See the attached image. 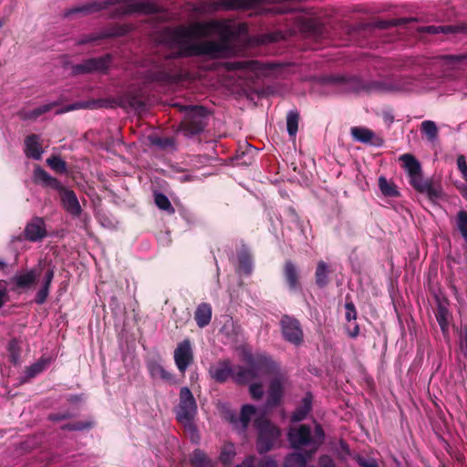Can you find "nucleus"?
Here are the masks:
<instances>
[{"instance_id": "obj_58", "label": "nucleus", "mask_w": 467, "mask_h": 467, "mask_svg": "<svg viewBox=\"0 0 467 467\" xmlns=\"http://www.w3.org/2000/svg\"><path fill=\"white\" fill-rule=\"evenodd\" d=\"M255 462V456L254 455H248L244 458V460L235 465L234 467H254Z\"/></svg>"}, {"instance_id": "obj_53", "label": "nucleus", "mask_w": 467, "mask_h": 467, "mask_svg": "<svg viewBox=\"0 0 467 467\" xmlns=\"http://www.w3.org/2000/svg\"><path fill=\"white\" fill-rule=\"evenodd\" d=\"M346 319L348 321L356 320L357 319V310L353 302H346Z\"/></svg>"}, {"instance_id": "obj_30", "label": "nucleus", "mask_w": 467, "mask_h": 467, "mask_svg": "<svg viewBox=\"0 0 467 467\" xmlns=\"http://www.w3.org/2000/svg\"><path fill=\"white\" fill-rule=\"evenodd\" d=\"M312 451L302 453L295 452L286 456L285 460V467H306L307 459L311 457Z\"/></svg>"}, {"instance_id": "obj_48", "label": "nucleus", "mask_w": 467, "mask_h": 467, "mask_svg": "<svg viewBox=\"0 0 467 467\" xmlns=\"http://www.w3.org/2000/svg\"><path fill=\"white\" fill-rule=\"evenodd\" d=\"M127 100L129 105L136 110L144 109L146 106L143 99L138 94H129L127 96Z\"/></svg>"}, {"instance_id": "obj_14", "label": "nucleus", "mask_w": 467, "mask_h": 467, "mask_svg": "<svg viewBox=\"0 0 467 467\" xmlns=\"http://www.w3.org/2000/svg\"><path fill=\"white\" fill-rule=\"evenodd\" d=\"M57 192L63 208L73 217H79L82 213V208L75 192L64 185H61V189H58Z\"/></svg>"}, {"instance_id": "obj_44", "label": "nucleus", "mask_w": 467, "mask_h": 467, "mask_svg": "<svg viewBox=\"0 0 467 467\" xmlns=\"http://www.w3.org/2000/svg\"><path fill=\"white\" fill-rule=\"evenodd\" d=\"M448 309L444 306L439 305L435 312V317L443 332L448 328Z\"/></svg>"}, {"instance_id": "obj_9", "label": "nucleus", "mask_w": 467, "mask_h": 467, "mask_svg": "<svg viewBox=\"0 0 467 467\" xmlns=\"http://www.w3.org/2000/svg\"><path fill=\"white\" fill-rule=\"evenodd\" d=\"M323 82L335 86L341 92H366V80L358 77H345L340 75L327 76Z\"/></svg>"}, {"instance_id": "obj_51", "label": "nucleus", "mask_w": 467, "mask_h": 467, "mask_svg": "<svg viewBox=\"0 0 467 467\" xmlns=\"http://www.w3.org/2000/svg\"><path fill=\"white\" fill-rule=\"evenodd\" d=\"M249 392L254 400H261L264 396L263 384L261 382L252 383L249 387Z\"/></svg>"}, {"instance_id": "obj_25", "label": "nucleus", "mask_w": 467, "mask_h": 467, "mask_svg": "<svg viewBox=\"0 0 467 467\" xmlns=\"http://www.w3.org/2000/svg\"><path fill=\"white\" fill-rule=\"evenodd\" d=\"M25 153L28 158L37 161L41 159L43 150L38 135L31 134L25 139Z\"/></svg>"}, {"instance_id": "obj_20", "label": "nucleus", "mask_w": 467, "mask_h": 467, "mask_svg": "<svg viewBox=\"0 0 467 467\" xmlns=\"http://www.w3.org/2000/svg\"><path fill=\"white\" fill-rule=\"evenodd\" d=\"M283 276L290 291L301 289L300 274L292 260H285L283 265Z\"/></svg>"}, {"instance_id": "obj_4", "label": "nucleus", "mask_w": 467, "mask_h": 467, "mask_svg": "<svg viewBox=\"0 0 467 467\" xmlns=\"http://www.w3.org/2000/svg\"><path fill=\"white\" fill-rule=\"evenodd\" d=\"M174 108L182 113H184L183 119L181 121L180 130L186 137L199 135L204 131L208 125L210 112L201 105H182L175 103Z\"/></svg>"}, {"instance_id": "obj_37", "label": "nucleus", "mask_w": 467, "mask_h": 467, "mask_svg": "<svg viewBox=\"0 0 467 467\" xmlns=\"http://www.w3.org/2000/svg\"><path fill=\"white\" fill-rule=\"evenodd\" d=\"M420 130L430 141H433L438 138L439 130L436 123L432 120H424L420 124Z\"/></svg>"}, {"instance_id": "obj_45", "label": "nucleus", "mask_w": 467, "mask_h": 467, "mask_svg": "<svg viewBox=\"0 0 467 467\" xmlns=\"http://www.w3.org/2000/svg\"><path fill=\"white\" fill-rule=\"evenodd\" d=\"M255 64H256V61H254V60L234 61V62H228L226 64V68L228 70H240V69L254 70Z\"/></svg>"}, {"instance_id": "obj_39", "label": "nucleus", "mask_w": 467, "mask_h": 467, "mask_svg": "<svg viewBox=\"0 0 467 467\" xmlns=\"http://www.w3.org/2000/svg\"><path fill=\"white\" fill-rule=\"evenodd\" d=\"M456 227L467 244V211L460 210L456 215Z\"/></svg>"}, {"instance_id": "obj_1", "label": "nucleus", "mask_w": 467, "mask_h": 467, "mask_svg": "<svg viewBox=\"0 0 467 467\" xmlns=\"http://www.w3.org/2000/svg\"><path fill=\"white\" fill-rule=\"evenodd\" d=\"M246 30L244 23L232 24L229 20L218 19L164 26L158 32L156 40L165 53L152 59L151 66L144 73V79L147 83L162 86L178 83L182 76L175 60L222 57L230 49L231 42Z\"/></svg>"}, {"instance_id": "obj_26", "label": "nucleus", "mask_w": 467, "mask_h": 467, "mask_svg": "<svg viewBox=\"0 0 467 467\" xmlns=\"http://www.w3.org/2000/svg\"><path fill=\"white\" fill-rule=\"evenodd\" d=\"M330 266L323 260L317 264L315 272V282L319 288H325L329 283Z\"/></svg>"}, {"instance_id": "obj_49", "label": "nucleus", "mask_w": 467, "mask_h": 467, "mask_svg": "<svg viewBox=\"0 0 467 467\" xmlns=\"http://www.w3.org/2000/svg\"><path fill=\"white\" fill-rule=\"evenodd\" d=\"M151 143L161 149L173 148L175 145L174 140L171 137H156L151 140Z\"/></svg>"}, {"instance_id": "obj_60", "label": "nucleus", "mask_w": 467, "mask_h": 467, "mask_svg": "<svg viewBox=\"0 0 467 467\" xmlns=\"http://www.w3.org/2000/svg\"><path fill=\"white\" fill-rule=\"evenodd\" d=\"M257 467H277V463L274 459L268 457L260 460Z\"/></svg>"}, {"instance_id": "obj_52", "label": "nucleus", "mask_w": 467, "mask_h": 467, "mask_svg": "<svg viewBox=\"0 0 467 467\" xmlns=\"http://www.w3.org/2000/svg\"><path fill=\"white\" fill-rule=\"evenodd\" d=\"M73 423L75 431H88L93 429L96 425V422L92 419L75 421Z\"/></svg>"}, {"instance_id": "obj_40", "label": "nucleus", "mask_w": 467, "mask_h": 467, "mask_svg": "<svg viewBox=\"0 0 467 467\" xmlns=\"http://www.w3.org/2000/svg\"><path fill=\"white\" fill-rule=\"evenodd\" d=\"M7 350L9 353V360L15 365L17 364L21 355V347L19 341L16 338H12L8 342Z\"/></svg>"}, {"instance_id": "obj_54", "label": "nucleus", "mask_w": 467, "mask_h": 467, "mask_svg": "<svg viewBox=\"0 0 467 467\" xmlns=\"http://www.w3.org/2000/svg\"><path fill=\"white\" fill-rule=\"evenodd\" d=\"M74 415L70 413L69 411H64V412H57V413H51L48 415L47 419L51 421H61L67 419L73 418Z\"/></svg>"}, {"instance_id": "obj_13", "label": "nucleus", "mask_w": 467, "mask_h": 467, "mask_svg": "<svg viewBox=\"0 0 467 467\" xmlns=\"http://www.w3.org/2000/svg\"><path fill=\"white\" fill-rule=\"evenodd\" d=\"M287 441L294 449L311 445L313 441L311 427L308 424H301L298 427L290 428L287 432Z\"/></svg>"}, {"instance_id": "obj_36", "label": "nucleus", "mask_w": 467, "mask_h": 467, "mask_svg": "<svg viewBox=\"0 0 467 467\" xmlns=\"http://www.w3.org/2000/svg\"><path fill=\"white\" fill-rule=\"evenodd\" d=\"M299 118H300V115H299V112L296 109L290 110L287 113V116H286V129H287V132H288L290 137H295L296 132H297V130H298Z\"/></svg>"}, {"instance_id": "obj_10", "label": "nucleus", "mask_w": 467, "mask_h": 467, "mask_svg": "<svg viewBox=\"0 0 467 467\" xmlns=\"http://www.w3.org/2000/svg\"><path fill=\"white\" fill-rule=\"evenodd\" d=\"M410 184L420 193L427 195L428 199L436 202L442 196V190L439 184H435L431 179H424L422 171L409 178Z\"/></svg>"}, {"instance_id": "obj_19", "label": "nucleus", "mask_w": 467, "mask_h": 467, "mask_svg": "<svg viewBox=\"0 0 467 467\" xmlns=\"http://www.w3.org/2000/svg\"><path fill=\"white\" fill-rule=\"evenodd\" d=\"M116 0L94 1L79 6H75L65 11L64 16L69 17L73 15L86 16L100 10L108 8L109 5H115Z\"/></svg>"}, {"instance_id": "obj_16", "label": "nucleus", "mask_w": 467, "mask_h": 467, "mask_svg": "<svg viewBox=\"0 0 467 467\" xmlns=\"http://www.w3.org/2000/svg\"><path fill=\"white\" fill-rule=\"evenodd\" d=\"M163 12V9L152 1H141L127 5L122 7L119 14V15H131L134 13L143 15H157Z\"/></svg>"}, {"instance_id": "obj_47", "label": "nucleus", "mask_w": 467, "mask_h": 467, "mask_svg": "<svg viewBox=\"0 0 467 467\" xmlns=\"http://www.w3.org/2000/svg\"><path fill=\"white\" fill-rule=\"evenodd\" d=\"M58 105V102L57 101H54V102H51V103H47V104H44V105H41L36 109H34L30 113H29V117L32 118V119H36L38 118L39 116H41L42 114H45L48 111H50L52 109H54L55 107H57Z\"/></svg>"}, {"instance_id": "obj_22", "label": "nucleus", "mask_w": 467, "mask_h": 467, "mask_svg": "<svg viewBox=\"0 0 467 467\" xmlns=\"http://www.w3.org/2000/svg\"><path fill=\"white\" fill-rule=\"evenodd\" d=\"M33 182L45 188H50L57 191L61 189L62 183L55 177L49 175L43 168L36 166L33 171Z\"/></svg>"}, {"instance_id": "obj_32", "label": "nucleus", "mask_w": 467, "mask_h": 467, "mask_svg": "<svg viewBox=\"0 0 467 467\" xmlns=\"http://www.w3.org/2000/svg\"><path fill=\"white\" fill-rule=\"evenodd\" d=\"M190 462L194 467H212L211 460L207 457L206 453L200 449H195L192 451Z\"/></svg>"}, {"instance_id": "obj_46", "label": "nucleus", "mask_w": 467, "mask_h": 467, "mask_svg": "<svg viewBox=\"0 0 467 467\" xmlns=\"http://www.w3.org/2000/svg\"><path fill=\"white\" fill-rule=\"evenodd\" d=\"M240 268L244 274L249 275L252 272V258L249 254L242 253L238 255Z\"/></svg>"}, {"instance_id": "obj_3", "label": "nucleus", "mask_w": 467, "mask_h": 467, "mask_svg": "<svg viewBox=\"0 0 467 467\" xmlns=\"http://www.w3.org/2000/svg\"><path fill=\"white\" fill-rule=\"evenodd\" d=\"M44 272L41 285L36 292L34 302L36 305H43L50 293L51 285L55 276V266L39 261L37 265L21 274L14 275L10 282L14 285L13 290L16 289H30L36 284L41 274Z\"/></svg>"}, {"instance_id": "obj_12", "label": "nucleus", "mask_w": 467, "mask_h": 467, "mask_svg": "<svg viewBox=\"0 0 467 467\" xmlns=\"http://www.w3.org/2000/svg\"><path fill=\"white\" fill-rule=\"evenodd\" d=\"M173 358L177 368L183 374L193 362V351L189 338H185L177 345Z\"/></svg>"}, {"instance_id": "obj_41", "label": "nucleus", "mask_w": 467, "mask_h": 467, "mask_svg": "<svg viewBox=\"0 0 467 467\" xmlns=\"http://www.w3.org/2000/svg\"><path fill=\"white\" fill-rule=\"evenodd\" d=\"M47 164L57 173H66L67 171V162L59 156L52 155L47 160Z\"/></svg>"}, {"instance_id": "obj_2", "label": "nucleus", "mask_w": 467, "mask_h": 467, "mask_svg": "<svg viewBox=\"0 0 467 467\" xmlns=\"http://www.w3.org/2000/svg\"><path fill=\"white\" fill-rule=\"evenodd\" d=\"M243 359L247 366H237L234 377L236 384L244 385L258 379L261 375L274 377L281 373L280 365L265 352H246L244 354Z\"/></svg>"}, {"instance_id": "obj_5", "label": "nucleus", "mask_w": 467, "mask_h": 467, "mask_svg": "<svg viewBox=\"0 0 467 467\" xmlns=\"http://www.w3.org/2000/svg\"><path fill=\"white\" fill-rule=\"evenodd\" d=\"M257 429L256 451L264 455L268 451L281 446V430L265 418H258L254 421Z\"/></svg>"}, {"instance_id": "obj_50", "label": "nucleus", "mask_w": 467, "mask_h": 467, "mask_svg": "<svg viewBox=\"0 0 467 467\" xmlns=\"http://www.w3.org/2000/svg\"><path fill=\"white\" fill-rule=\"evenodd\" d=\"M312 444L316 445V447L320 446L323 444L325 441V431L320 424H316L314 428V436Z\"/></svg>"}, {"instance_id": "obj_63", "label": "nucleus", "mask_w": 467, "mask_h": 467, "mask_svg": "<svg viewBox=\"0 0 467 467\" xmlns=\"http://www.w3.org/2000/svg\"><path fill=\"white\" fill-rule=\"evenodd\" d=\"M305 26L312 35L316 36L318 34V28L317 27L316 25H314L313 22H311V21L306 22Z\"/></svg>"}, {"instance_id": "obj_33", "label": "nucleus", "mask_w": 467, "mask_h": 467, "mask_svg": "<svg viewBox=\"0 0 467 467\" xmlns=\"http://www.w3.org/2000/svg\"><path fill=\"white\" fill-rule=\"evenodd\" d=\"M235 454L236 451L234 443L228 442L222 447L219 460L223 465L228 466L233 462Z\"/></svg>"}, {"instance_id": "obj_23", "label": "nucleus", "mask_w": 467, "mask_h": 467, "mask_svg": "<svg viewBox=\"0 0 467 467\" xmlns=\"http://www.w3.org/2000/svg\"><path fill=\"white\" fill-rule=\"evenodd\" d=\"M313 408V395L311 392H306L301 400V403L296 408L291 414L292 422H299L304 420L310 413Z\"/></svg>"}, {"instance_id": "obj_35", "label": "nucleus", "mask_w": 467, "mask_h": 467, "mask_svg": "<svg viewBox=\"0 0 467 467\" xmlns=\"http://www.w3.org/2000/svg\"><path fill=\"white\" fill-rule=\"evenodd\" d=\"M49 364V359L41 358L36 363L29 366L26 370V379H33L36 375L42 373Z\"/></svg>"}, {"instance_id": "obj_18", "label": "nucleus", "mask_w": 467, "mask_h": 467, "mask_svg": "<svg viewBox=\"0 0 467 467\" xmlns=\"http://www.w3.org/2000/svg\"><path fill=\"white\" fill-rule=\"evenodd\" d=\"M284 376L279 373L274 376L269 383L268 395L266 399V406L269 408L277 407L282 400L284 395Z\"/></svg>"}, {"instance_id": "obj_29", "label": "nucleus", "mask_w": 467, "mask_h": 467, "mask_svg": "<svg viewBox=\"0 0 467 467\" xmlns=\"http://www.w3.org/2000/svg\"><path fill=\"white\" fill-rule=\"evenodd\" d=\"M400 160L403 162L409 178L422 171L420 161L413 155L408 153L403 154L400 156Z\"/></svg>"}, {"instance_id": "obj_28", "label": "nucleus", "mask_w": 467, "mask_h": 467, "mask_svg": "<svg viewBox=\"0 0 467 467\" xmlns=\"http://www.w3.org/2000/svg\"><path fill=\"white\" fill-rule=\"evenodd\" d=\"M148 370L152 379H160L163 381H171L172 374L168 371L161 363L158 361H150L148 363Z\"/></svg>"}, {"instance_id": "obj_62", "label": "nucleus", "mask_w": 467, "mask_h": 467, "mask_svg": "<svg viewBox=\"0 0 467 467\" xmlns=\"http://www.w3.org/2000/svg\"><path fill=\"white\" fill-rule=\"evenodd\" d=\"M347 333L352 338L357 337L359 335V327H358V325L355 324L353 328H348L347 329Z\"/></svg>"}, {"instance_id": "obj_42", "label": "nucleus", "mask_w": 467, "mask_h": 467, "mask_svg": "<svg viewBox=\"0 0 467 467\" xmlns=\"http://www.w3.org/2000/svg\"><path fill=\"white\" fill-rule=\"evenodd\" d=\"M182 425H183L184 431L187 435H189L192 442L197 443L200 440L199 432L196 424L194 423V420H184L178 421Z\"/></svg>"}, {"instance_id": "obj_59", "label": "nucleus", "mask_w": 467, "mask_h": 467, "mask_svg": "<svg viewBox=\"0 0 467 467\" xmlns=\"http://www.w3.org/2000/svg\"><path fill=\"white\" fill-rule=\"evenodd\" d=\"M320 467H336L334 461L327 455H323L319 459Z\"/></svg>"}, {"instance_id": "obj_38", "label": "nucleus", "mask_w": 467, "mask_h": 467, "mask_svg": "<svg viewBox=\"0 0 467 467\" xmlns=\"http://www.w3.org/2000/svg\"><path fill=\"white\" fill-rule=\"evenodd\" d=\"M154 202L159 209H161L162 211H166L170 214L174 213V212H175V209L171 205L169 198L164 193H161V192L155 193L154 194Z\"/></svg>"}, {"instance_id": "obj_6", "label": "nucleus", "mask_w": 467, "mask_h": 467, "mask_svg": "<svg viewBox=\"0 0 467 467\" xmlns=\"http://www.w3.org/2000/svg\"><path fill=\"white\" fill-rule=\"evenodd\" d=\"M113 61L111 54H106L98 57H90L83 60V62L75 64L71 67L72 74L88 75L94 73L106 74Z\"/></svg>"}, {"instance_id": "obj_17", "label": "nucleus", "mask_w": 467, "mask_h": 467, "mask_svg": "<svg viewBox=\"0 0 467 467\" xmlns=\"http://www.w3.org/2000/svg\"><path fill=\"white\" fill-rule=\"evenodd\" d=\"M236 371L237 367L234 368L229 359L219 360L217 365L212 367L209 370L214 381L221 384L226 382L229 378L234 380Z\"/></svg>"}, {"instance_id": "obj_21", "label": "nucleus", "mask_w": 467, "mask_h": 467, "mask_svg": "<svg viewBox=\"0 0 467 467\" xmlns=\"http://www.w3.org/2000/svg\"><path fill=\"white\" fill-rule=\"evenodd\" d=\"M400 89L398 83L392 79L366 80V93H391Z\"/></svg>"}, {"instance_id": "obj_64", "label": "nucleus", "mask_w": 467, "mask_h": 467, "mask_svg": "<svg viewBox=\"0 0 467 467\" xmlns=\"http://www.w3.org/2000/svg\"><path fill=\"white\" fill-rule=\"evenodd\" d=\"M457 167L459 171L465 169L467 167L466 159L463 155H460L457 158Z\"/></svg>"}, {"instance_id": "obj_57", "label": "nucleus", "mask_w": 467, "mask_h": 467, "mask_svg": "<svg viewBox=\"0 0 467 467\" xmlns=\"http://www.w3.org/2000/svg\"><path fill=\"white\" fill-rule=\"evenodd\" d=\"M443 59L450 64H457L467 60V55H447L443 57Z\"/></svg>"}, {"instance_id": "obj_15", "label": "nucleus", "mask_w": 467, "mask_h": 467, "mask_svg": "<svg viewBox=\"0 0 467 467\" xmlns=\"http://www.w3.org/2000/svg\"><path fill=\"white\" fill-rule=\"evenodd\" d=\"M47 235L46 223L42 217L35 216L28 222L24 230V237L30 242H38Z\"/></svg>"}, {"instance_id": "obj_7", "label": "nucleus", "mask_w": 467, "mask_h": 467, "mask_svg": "<svg viewBox=\"0 0 467 467\" xmlns=\"http://www.w3.org/2000/svg\"><path fill=\"white\" fill-rule=\"evenodd\" d=\"M177 421L195 420L197 403L188 387H182L179 394V404L175 410Z\"/></svg>"}, {"instance_id": "obj_34", "label": "nucleus", "mask_w": 467, "mask_h": 467, "mask_svg": "<svg viewBox=\"0 0 467 467\" xmlns=\"http://www.w3.org/2000/svg\"><path fill=\"white\" fill-rule=\"evenodd\" d=\"M379 188L384 196L397 197L400 195L396 185L392 182H389L384 176H380L379 178Z\"/></svg>"}, {"instance_id": "obj_56", "label": "nucleus", "mask_w": 467, "mask_h": 467, "mask_svg": "<svg viewBox=\"0 0 467 467\" xmlns=\"http://www.w3.org/2000/svg\"><path fill=\"white\" fill-rule=\"evenodd\" d=\"M356 461L360 467H379V464L373 459H366V458L358 455L356 458Z\"/></svg>"}, {"instance_id": "obj_43", "label": "nucleus", "mask_w": 467, "mask_h": 467, "mask_svg": "<svg viewBox=\"0 0 467 467\" xmlns=\"http://www.w3.org/2000/svg\"><path fill=\"white\" fill-rule=\"evenodd\" d=\"M255 413V407L254 405L245 404L241 409L240 421L243 429L245 430L251 420V417Z\"/></svg>"}, {"instance_id": "obj_8", "label": "nucleus", "mask_w": 467, "mask_h": 467, "mask_svg": "<svg viewBox=\"0 0 467 467\" xmlns=\"http://www.w3.org/2000/svg\"><path fill=\"white\" fill-rule=\"evenodd\" d=\"M283 338L296 346H299L304 341V332L301 324L296 317L284 315L279 322Z\"/></svg>"}, {"instance_id": "obj_27", "label": "nucleus", "mask_w": 467, "mask_h": 467, "mask_svg": "<svg viewBox=\"0 0 467 467\" xmlns=\"http://www.w3.org/2000/svg\"><path fill=\"white\" fill-rule=\"evenodd\" d=\"M194 319L201 328L208 326L212 319L211 305L209 303L200 304L194 312Z\"/></svg>"}, {"instance_id": "obj_31", "label": "nucleus", "mask_w": 467, "mask_h": 467, "mask_svg": "<svg viewBox=\"0 0 467 467\" xmlns=\"http://www.w3.org/2000/svg\"><path fill=\"white\" fill-rule=\"evenodd\" d=\"M99 106H100L99 100L91 99V100H88V101H78V102H75V103L67 105L66 107L57 109L56 111V114L59 115V114H63L66 112H69V111L80 109H96Z\"/></svg>"}, {"instance_id": "obj_24", "label": "nucleus", "mask_w": 467, "mask_h": 467, "mask_svg": "<svg viewBox=\"0 0 467 467\" xmlns=\"http://www.w3.org/2000/svg\"><path fill=\"white\" fill-rule=\"evenodd\" d=\"M350 133L355 140L362 143H369L374 146H380L383 142L381 139L375 138V133L368 128L352 127Z\"/></svg>"}, {"instance_id": "obj_11", "label": "nucleus", "mask_w": 467, "mask_h": 467, "mask_svg": "<svg viewBox=\"0 0 467 467\" xmlns=\"http://www.w3.org/2000/svg\"><path fill=\"white\" fill-rule=\"evenodd\" d=\"M128 32H129V27L127 26L114 24V25L108 26L100 33H94V34L84 35V36H80L77 40L76 45L83 46V45H87V44H90V43H95V42L102 40V39L123 36Z\"/></svg>"}, {"instance_id": "obj_61", "label": "nucleus", "mask_w": 467, "mask_h": 467, "mask_svg": "<svg viewBox=\"0 0 467 467\" xmlns=\"http://www.w3.org/2000/svg\"><path fill=\"white\" fill-rule=\"evenodd\" d=\"M461 351L463 357L467 359V333H465L462 337Z\"/></svg>"}, {"instance_id": "obj_55", "label": "nucleus", "mask_w": 467, "mask_h": 467, "mask_svg": "<svg viewBox=\"0 0 467 467\" xmlns=\"http://www.w3.org/2000/svg\"><path fill=\"white\" fill-rule=\"evenodd\" d=\"M410 19L409 18H395L390 20L389 22H380L379 27L386 28L388 26H397L401 25H407Z\"/></svg>"}]
</instances>
